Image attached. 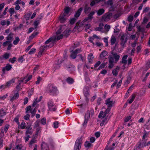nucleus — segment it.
Listing matches in <instances>:
<instances>
[{"mask_svg":"<svg viewBox=\"0 0 150 150\" xmlns=\"http://www.w3.org/2000/svg\"><path fill=\"white\" fill-rule=\"evenodd\" d=\"M82 139L79 138L76 141L74 148V150H79L81 147Z\"/></svg>","mask_w":150,"mask_h":150,"instance_id":"1","label":"nucleus"},{"mask_svg":"<svg viewBox=\"0 0 150 150\" xmlns=\"http://www.w3.org/2000/svg\"><path fill=\"white\" fill-rule=\"evenodd\" d=\"M15 81V79L13 78L7 82L6 84V87H9L12 83L14 82Z\"/></svg>","mask_w":150,"mask_h":150,"instance_id":"24","label":"nucleus"},{"mask_svg":"<svg viewBox=\"0 0 150 150\" xmlns=\"http://www.w3.org/2000/svg\"><path fill=\"white\" fill-rule=\"evenodd\" d=\"M91 10V8L86 4L84 6V12L86 14L88 13Z\"/></svg>","mask_w":150,"mask_h":150,"instance_id":"14","label":"nucleus"},{"mask_svg":"<svg viewBox=\"0 0 150 150\" xmlns=\"http://www.w3.org/2000/svg\"><path fill=\"white\" fill-rule=\"evenodd\" d=\"M81 51V50L80 49H77L74 51L72 50L71 52L72 53L70 55L71 57L73 59H75L76 57L77 54Z\"/></svg>","mask_w":150,"mask_h":150,"instance_id":"3","label":"nucleus"},{"mask_svg":"<svg viewBox=\"0 0 150 150\" xmlns=\"http://www.w3.org/2000/svg\"><path fill=\"white\" fill-rule=\"evenodd\" d=\"M107 52L105 51H103V52H101L100 55V57L101 58H103L105 57L107 54Z\"/></svg>","mask_w":150,"mask_h":150,"instance_id":"33","label":"nucleus"},{"mask_svg":"<svg viewBox=\"0 0 150 150\" xmlns=\"http://www.w3.org/2000/svg\"><path fill=\"white\" fill-rule=\"evenodd\" d=\"M31 106L30 105L28 106V107H27L26 108V111L25 112L26 113H27L28 112V111H29L30 112V111L32 110V109L31 108Z\"/></svg>","mask_w":150,"mask_h":150,"instance_id":"42","label":"nucleus"},{"mask_svg":"<svg viewBox=\"0 0 150 150\" xmlns=\"http://www.w3.org/2000/svg\"><path fill=\"white\" fill-rule=\"evenodd\" d=\"M45 47L44 46H41L40 48V51L38 52V55L39 56H41L42 54V53L44 51L45 49Z\"/></svg>","mask_w":150,"mask_h":150,"instance_id":"29","label":"nucleus"},{"mask_svg":"<svg viewBox=\"0 0 150 150\" xmlns=\"http://www.w3.org/2000/svg\"><path fill=\"white\" fill-rule=\"evenodd\" d=\"M111 54L112 55V56L115 59V61L116 62H117L119 59L120 58V56L119 55L117 54L116 52H113V51L111 52Z\"/></svg>","mask_w":150,"mask_h":150,"instance_id":"10","label":"nucleus"},{"mask_svg":"<svg viewBox=\"0 0 150 150\" xmlns=\"http://www.w3.org/2000/svg\"><path fill=\"white\" fill-rule=\"evenodd\" d=\"M41 127H37L36 128V132L35 135H38V134L40 132V131L41 130Z\"/></svg>","mask_w":150,"mask_h":150,"instance_id":"58","label":"nucleus"},{"mask_svg":"<svg viewBox=\"0 0 150 150\" xmlns=\"http://www.w3.org/2000/svg\"><path fill=\"white\" fill-rule=\"evenodd\" d=\"M39 23L40 21L37 19L34 22V25L35 26V29L37 28V26Z\"/></svg>","mask_w":150,"mask_h":150,"instance_id":"43","label":"nucleus"},{"mask_svg":"<svg viewBox=\"0 0 150 150\" xmlns=\"http://www.w3.org/2000/svg\"><path fill=\"white\" fill-rule=\"evenodd\" d=\"M19 41V38L18 37H16L15 38V40H14L13 43L14 45H16L18 43Z\"/></svg>","mask_w":150,"mask_h":150,"instance_id":"38","label":"nucleus"},{"mask_svg":"<svg viewBox=\"0 0 150 150\" xmlns=\"http://www.w3.org/2000/svg\"><path fill=\"white\" fill-rule=\"evenodd\" d=\"M146 140L143 139L142 140V142L140 143V146H141V148H143L144 147L146 146Z\"/></svg>","mask_w":150,"mask_h":150,"instance_id":"27","label":"nucleus"},{"mask_svg":"<svg viewBox=\"0 0 150 150\" xmlns=\"http://www.w3.org/2000/svg\"><path fill=\"white\" fill-rule=\"evenodd\" d=\"M6 115V112L2 108L0 110V117H2Z\"/></svg>","mask_w":150,"mask_h":150,"instance_id":"28","label":"nucleus"},{"mask_svg":"<svg viewBox=\"0 0 150 150\" xmlns=\"http://www.w3.org/2000/svg\"><path fill=\"white\" fill-rule=\"evenodd\" d=\"M34 88H32L30 91V92L29 93H28V97H31V95L33 93V91H34Z\"/></svg>","mask_w":150,"mask_h":150,"instance_id":"57","label":"nucleus"},{"mask_svg":"<svg viewBox=\"0 0 150 150\" xmlns=\"http://www.w3.org/2000/svg\"><path fill=\"white\" fill-rule=\"evenodd\" d=\"M127 40V35H123L120 38L121 42L120 44L122 46L124 47V45L126 43Z\"/></svg>","mask_w":150,"mask_h":150,"instance_id":"5","label":"nucleus"},{"mask_svg":"<svg viewBox=\"0 0 150 150\" xmlns=\"http://www.w3.org/2000/svg\"><path fill=\"white\" fill-rule=\"evenodd\" d=\"M9 12L11 14V15L12 16L14 13V9L13 8H10L9 10Z\"/></svg>","mask_w":150,"mask_h":150,"instance_id":"45","label":"nucleus"},{"mask_svg":"<svg viewBox=\"0 0 150 150\" xmlns=\"http://www.w3.org/2000/svg\"><path fill=\"white\" fill-rule=\"evenodd\" d=\"M115 103V101L113 100H111L110 98H108L105 101V104L107 105V107L111 108L112 105Z\"/></svg>","mask_w":150,"mask_h":150,"instance_id":"6","label":"nucleus"},{"mask_svg":"<svg viewBox=\"0 0 150 150\" xmlns=\"http://www.w3.org/2000/svg\"><path fill=\"white\" fill-rule=\"evenodd\" d=\"M118 72L116 69H114L112 71V73L113 75L115 76L117 75Z\"/></svg>","mask_w":150,"mask_h":150,"instance_id":"55","label":"nucleus"},{"mask_svg":"<svg viewBox=\"0 0 150 150\" xmlns=\"http://www.w3.org/2000/svg\"><path fill=\"white\" fill-rule=\"evenodd\" d=\"M95 12L94 11H92L90 12L89 14L88 15V18L89 20H92L93 18V15L94 14Z\"/></svg>","mask_w":150,"mask_h":150,"instance_id":"26","label":"nucleus"},{"mask_svg":"<svg viewBox=\"0 0 150 150\" xmlns=\"http://www.w3.org/2000/svg\"><path fill=\"white\" fill-rule=\"evenodd\" d=\"M67 16L64 15L63 14H61L59 17V20L61 23H65L67 20Z\"/></svg>","mask_w":150,"mask_h":150,"instance_id":"11","label":"nucleus"},{"mask_svg":"<svg viewBox=\"0 0 150 150\" xmlns=\"http://www.w3.org/2000/svg\"><path fill=\"white\" fill-rule=\"evenodd\" d=\"M30 116L29 114H27L24 117V119L26 120H29Z\"/></svg>","mask_w":150,"mask_h":150,"instance_id":"53","label":"nucleus"},{"mask_svg":"<svg viewBox=\"0 0 150 150\" xmlns=\"http://www.w3.org/2000/svg\"><path fill=\"white\" fill-rule=\"evenodd\" d=\"M84 146L85 147L89 148L92 146V144L88 141H86L85 143Z\"/></svg>","mask_w":150,"mask_h":150,"instance_id":"36","label":"nucleus"},{"mask_svg":"<svg viewBox=\"0 0 150 150\" xmlns=\"http://www.w3.org/2000/svg\"><path fill=\"white\" fill-rule=\"evenodd\" d=\"M66 81L69 84H71L74 82V80L70 77H68L66 79Z\"/></svg>","mask_w":150,"mask_h":150,"instance_id":"30","label":"nucleus"},{"mask_svg":"<svg viewBox=\"0 0 150 150\" xmlns=\"http://www.w3.org/2000/svg\"><path fill=\"white\" fill-rule=\"evenodd\" d=\"M47 105L50 111H54L56 110L55 106L54 105L53 102L51 100L49 101L47 103Z\"/></svg>","mask_w":150,"mask_h":150,"instance_id":"4","label":"nucleus"},{"mask_svg":"<svg viewBox=\"0 0 150 150\" xmlns=\"http://www.w3.org/2000/svg\"><path fill=\"white\" fill-rule=\"evenodd\" d=\"M41 123L43 125H45L46 124V119L45 117H43L40 121Z\"/></svg>","mask_w":150,"mask_h":150,"instance_id":"40","label":"nucleus"},{"mask_svg":"<svg viewBox=\"0 0 150 150\" xmlns=\"http://www.w3.org/2000/svg\"><path fill=\"white\" fill-rule=\"evenodd\" d=\"M11 65L9 64H7L6 66L5 67L3 68L2 69L3 74H5L6 70L7 71H9L11 69Z\"/></svg>","mask_w":150,"mask_h":150,"instance_id":"13","label":"nucleus"},{"mask_svg":"<svg viewBox=\"0 0 150 150\" xmlns=\"http://www.w3.org/2000/svg\"><path fill=\"white\" fill-rule=\"evenodd\" d=\"M48 91L52 94H55L57 92V88L52 84H49L47 87Z\"/></svg>","mask_w":150,"mask_h":150,"instance_id":"2","label":"nucleus"},{"mask_svg":"<svg viewBox=\"0 0 150 150\" xmlns=\"http://www.w3.org/2000/svg\"><path fill=\"white\" fill-rule=\"evenodd\" d=\"M105 10L103 8H100L98 11H97L96 12L97 13L98 16H100L103 14L105 12Z\"/></svg>","mask_w":150,"mask_h":150,"instance_id":"22","label":"nucleus"},{"mask_svg":"<svg viewBox=\"0 0 150 150\" xmlns=\"http://www.w3.org/2000/svg\"><path fill=\"white\" fill-rule=\"evenodd\" d=\"M107 4L108 5L112 6L113 4V2L112 0H108L107 1Z\"/></svg>","mask_w":150,"mask_h":150,"instance_id":"59","label":"nucleus"},{"mask_svg":"<svg viewBox=\"0 0 150 150\" xmlns=\"http://www.w3.org/2000/svg\"><path fill=\"white\" fill-rule=\"evenodd\" d=\"M30 15V13H27L24 16V18L26 20H28L29 19Z\"/></svg>","mask_w":150,"mask_h":150,"instance_id":"46","label":"nucleus"},{"mask_svg":"<svg viewBox=\"0 0 150 150\" xmlns=\"http://www.w3.org/2000/svg\"><path fill=\"white\" fill-rule=\"evenodd\" d=\"M14 35V34L12 33H10L8 35V36L6 37V39L7 40L9 41L13 39V36Z\"/></svg>","mask_w":150,"mask_h":150,"instance_id":"31","label":"nucleus"},{"mask_svg":"<svg viewBox=\"0 0 150 150\" xmlns=\"http://www.w3.org/2000/svg\"><path fill=\"white\" fill-rule=\"evenodd\" d=\"M21 127L22 129L25 128V123L24 122H22L21 124Z\"/></svg>","mask_w":150,"mask_h":150,"instance_id":"63","label":"nucleus"},{"mask_svg":"<svg viewBox=\"0 0 150 150\" xmlns=\"http://www.w3.org/2000/svg\"><path fill=\"white\" fill-rule=\"evenodd\" d=\"M64 35L63 34H62L59 35H58L56 37L54 38H56V40H60V39H61L62 38Z\"/></svg>","mask_w":150,"mask_h":150,"instance_id":"44","label":"nucleus"},{"mask_svg":"<svg viewBox=\"0 0 150 150\" xmlns=\"http://www.w3.org/2000/svg\"><path fill=\"white\" fill-rule=\"evenodd\" d=\"M70 8L69 7H66L64 9V12L62 14L67 16V17H68L69 16V15H68V14L70 11Z\"/></svg>","mask_w":150,"mask_h":150,"instance_id":"15","label":"nucleus"},{"mask_svg":"<svg viewBox=\"0 0 150 150\" xmlns=\"http://www.w3.org/2000/svg\"><path fill=\"white\" fill-rule=\"evenodd\" d=\"M112 15V14L109 13L105 14L102 17V20L105 21L110 20L111 18Z\"/></svg>","mask_w":150,"mask_h":150,"instance_id":"7","label":"nucleus"},{"mask_svg":"<svg viewBox=\"0 0 150 150\" xmlns=\"http://www.w3.org/2000/svg\"><path fill=\"white\" fill-rule=\"evenodd\" d=\"M71 30H66L63 33V35L65 38H67L70 34Z\"/></svg>","mask_w":150,"mask_h":150,"instance_id":"20","label":"nucleus"},{"mask_svg":"<svg viewBox=\"0 0 150 150\" xmlns=\"http://www.w3.org/2000/svg\"><path fill=\"white\" fill-rule=\"evenodd\" d=\"M76 20L75 18H72L69 21L70 23L71 24H74L75 23Z\"/></svg>","mask_w":150,"mask_h":150,"instance_id":"48","label":"nucleus"},{"mask_svg":"<svg viewBox=\"0 0 150 150\" xmlns=\"http://www.w3.org/2000/svg\"><path fill=\"white\" fill-rule=\"evenodd\" d=\"M108 58L109 63L108 68L110 69H111L113 67L114 65L113 63L114 62V59L111 55H109Z\"/></svg>","mask_w":150,"mask_h":150,"instance_id":"9","label":"nucleus"},{"mask_svg":"<svg viewBox=\"0 0 150 150\" xmlns=\"http://www.w3.org/2000/svg\"><path fill=\"white\" fill-rule=\"evenodd\" d=\"M10 56V54L7 53H5L3 56V57L6 59H7L9 58Z\"/></svg>","mask_w":150,"mask_h":150,"instance_id":"47","label":"nucleus"},{"mask_svg":"<svg viewBox=\"0 0 150 150\" xmlns=\"http://www.w3.org/2000/svg\"><path fill=\"white\" fill-rule=\"evenodd\" d=\"M81 26H84V27L85 28V30L86 31L88 29H89L90 27H91V25L90 24H84L83 23H81L79 27H80Z\"/></svg>","mask_w":150,"mask_h":150,"instance_id":"16","label":"nucleus"},{"mask_svg":"<svg viewBox=\"0 0 150 150\" xmlns=\"http://www.w3.org/2000/svg\"><path fill=\"white\" fill-rule=\"evenodd\" d=\"M41 78L40 76H38L37 78V81H36L35 83L36 84H38L40 83V81L41 80Z\"/></svg>","mask_w":150,"mask_h":150,"instance_id":"62","label":"nucleus"},{"mask_svg":"<svg viewBox=\"0 0 150 150\" xmlns=\"http://www.w3.org/2000/svg\"><path fill=\"white\" fill-rule=\"evenodd\" d=\"M90 115L89 111V110L87 111L85 115V119H88L90 117Z\"/></svg>","mask_w":150,"mask_h":150,"instance_id":"39","label":"nucleus"},{"mask_svg":"<svg viewBox=\"0 0 150 150\" xmlns=\"http://www.w3.org/2000/svg\"><path fill=\"white\" fill-rule=\"evenodd\" d=\"M116 39L115 37L114 36H112L111 40H110V43L111 45H113L116 42Z\"/></svg>","mask_w":150,"mask_h":150,"instance_id":"32","label":"nucleus"},{"mask_svg":"<svg viewBox=\"0 0 150 150\" xmlns=\"http://www.w3.org/2000/svg\"><path fill=\"white\" fill-rule=\"evenodd\" d=\"M35 50L36 49L35 48H32L28 52V54H32L34 53Z\"/></svg>","mask_w":150,"mask_h":150,"instance_id":"56","label":"nucleus"},{"mask_svg":"<svg viewBox=\"0 0 150 150\" xmlns=\"http://www.w3.org/2000/svg\"><path fill=\"white\" fill-rule=\"evenodd\" d=\"M16 58L15 57H14L13 58H10L9 60V61L11 63H14L16 60Z\"/></svg>","mask_w":150,"mask_h":150,"instance_id":"49","label":"nucleus"},{"mask_svg":"<svg viewBox=\"0 0 150 150\" xmlns=\"http://www.w3.org/2000/svg\"><path fill=\"white\" fill-rule=\"evenodd\" d=\"M38 33V32H34L29 37V38L30 39H33L34 37Z\"/></svg>","mask_w":150,"mask_h":150,"instance_id":"41","label":"nucleus"},{"mask_svg":"<svg viewBox=\"0 0 150 150\" xmlns=\"http://www.w3.org/2000/svg\"><path fill=\"white\" fill-rule=\"evenodd\" d=\"M18 62L22 63L23 61V56H21L18 59Z\"/></svg>","mask_w":150,"mask_h":150,"instance_id":"64","label":"nucleus"},{"mask_svg":"<svg viewBox=\"0 0 150 150\" xmlns=\"http://www.w3.org/2000/svg\"><path fill=\"white\" fill-rule=\"evenodd\" d=\"M41 150H50L48 145L44 142H42L41 144Z\"/></svg>","mask_w":150,"mask_h":150,"instance_id":"12","label":"nucleus"},{"mask_svg":"<svg viewBox=\"0 0 150 150\" xmlns=\"http://www.w3.org/2000/svg\"><path fill=\"white\" fill-rule=\"evenodd\" d=\"M3 138L1 137H0V149H1L3 146Z\"/></svg>","mask_w":150,"mask_h":150,"instance_id":"52","label":"nucleus"},{"mask_svg":"<svg viewBox=\"0 0 150 150\" xmlns=\"http://www.w3.org/2000/svg\"><path fill=\"white\" fill-rule=\"evenodd\" d=\"M133 16L132 15H130L127 18L128 21L130 22H132L133 21Z\"/></svg>","mask_w":150,"mask_h":150,"instance_id":"54","label":"nucleus"},{"mask_svg":"<svg viewBox=\"0 0 150 150\" xmlns=\"http://www.w3.org/2000/svg\"><path fill=\"white\" fill-rule=\"evenodd\" d=\"M104 25L102 23H100L99 25V26L96 27L95 29L96 31H100L102 30L103 29V26Z\"/></svg>","mask_w":150,"mask_h":150,"instance_id":"18","label":"nucleus"},{"mask_svg":"<svg viewBox=\"0 0 150 150\" xmlns=\"http://www.w3.org/2000/svg\"><path fill=\"white\" fill-rule=\"evenodd\" d=\"M149 133L147 132H146V131H145L144 134L143 136V139H144L145 138L147 137Z\"/></svg>","mask_w":150,"mask_h":150,"instance_id":"60","label":"nucleus"},{"mask_svg":"<svg viewBox=\"0 0 150 150\" xmlns=\"http://www.w3.org/2000/svg\"><path fill=\"white\" fill-rule=\"evenodd\" d=\"M146 66V70H147L150 68V61H148L147 62Z\"/></svg>","mask_w":150,"mask_h":150,"instance_id":"51","label":"nucleus"},{"mask_svg":"<svg viewBox=\"0 0 150 150\" xmlns=\"http://www.w3.org/2000/svg\"><path fill=\"white\" fill-rule=\"evenodd\" d=\"M36 112V110H35V108H34L33 110H31L30 111V112L32 114V117H33L35 115Z\"/></svg>","mask_w":150,"mask_h":150,"instance_id":"61","label":"nucleus"},{"mask_svg":"<svg viewBox=\"0 0 150 150\" xmlns=\"http://www.w3.org/2000/svg\"><path fill=\"white\" fill-rule=\"evenodd\" d=\"M88 87L85 86L84 88V94L86 97L89 94L88 92Z\"/></svg>","mask_w":150,"mask_h":150,"instance_id":"23","label":"nucleus"},{"mask_svg":"<svg viewBox=\"0 0 150 150\" xmlns=\"http://www.w3.org/2000/svg\"><path fill=\"white\" fill-rule=\"evenodd\" d=\"M128 56L127 55H125L123 56L122 58V63L124 64H126L127 63V57Z\"/></svg>","mask_w":150,"mask_h":150,"instance_id":"25","label":"nucleus"},{"mask_svg":"<svg viewBox=\"0 0 150 150\" xmlns=\"http://www.w3.org/2000/svg\"><path fill=\"white\" fill-rule=\"evenodd\" d=\"M88 63L91 64V63L93 59V55L92 54L90 53L88 54Z\"/></svg>","mask_w":150,"mask_h":150,"instance_id":"19","label":"nucleus"},{"mask_svg":"<svg viewBox=\"0 0 150 150\" xmlns=\"http://www.w3.org/2000/svg\"><path fill=\"white\" fill-rule=\"evenodd\" d=\"M59 124V122L57 121H55L53 123L54 127L55 128H57L58 127V125Z\"/></svg>","mask_w":150,"mask_h":150,"instance_id":"50","label":"nucleus"},{"mask_svg":"<svg viewBox=\"0 0 150 150\" xmlns=\"http://www.w3.org/2000/svg\"><path fill=\"white\" fill-rule=\"evenodd\" d=\"M83 10V8L82 7L80 8L76 12V13L74 15L75 17L76 18L78 17L81 14V13Z\"/></svg>","mask_w":150,"mask_h":150,"instance_id":"17","label":"nucleus"},{"mask_svg":"<svg viewBox=\"0 0 150 150\" xmlns=\"http://www.w3.org/2000/svg\"><path fill=\"white\" fill-rule=\"evenodd\" d=\"M66 67L67 70L68 71H72L74 69V66H73L71 65H66Z\"/></svg>","mask_w":150,"mask_h":150,"instance_id":"21","label":"nucleus"},{"mask_svg":"<svg viewBox=\"0 0 150 150\" xmlns=\"http://www.w3.org/2000/svg\"><path fill=\"white\" fill-rule=\"evenodd\" d=\"M107 63H104L102 64L99 66V68L97 69V70H98L100 69H101L104 68L105 66L106 65Z\"/></svg>","mask_w":150,"mask_h":150,"instance_id":"37","label":"nucleus"},{"mask_svg":"<svg viewBox=\"0 0 150 150\" xmlns=\"http://www.w3.org/2000/svg\"><path fill=\"white\" fill-rule=\"evenodd\" d=\"M63 30V29L62 28V26H61L59 29L56 32V34L57 35H58L59 34H60L61 33V32Z\"/></svg>","mask_w":150,"mask_h":150,"instance_id":"34","label":"nucleus"},{"mask_svg":"<svg viewBox=\"0 0 150 150\" xmlns=\"http://www.w3.org/2000/svg\"><path fill=\"white\" fill-rule=\"evenodd\" d=\"M56 41V38H53L52 37H50L45 42V44H47L50 42H52V43L50 44V47H52L54 46V44L55 43Z\"/></svg>","mask_w":150,"mask_h":150,"instance_id":"8","label":"nucleus"},{"mask_svg":"<svg viewBox=\"0 0 150 150\" xmlns=\"http://www.w3.org/2000/svg\"><path fill=\"white\" fill-rule=\"evenodd\" d=\"M40 121L39 120H37L34 124V128L39 127Z\"/></svg>","mask_w":150,"mask_h":150,"instance_id":"35","label":"nucleus"}]
</instances>
